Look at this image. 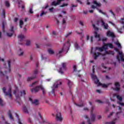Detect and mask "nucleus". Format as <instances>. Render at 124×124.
Listing matches in <instances>:
<instances>
[{
    "mask_svg": "<svg viewBox=\"0 0 124 124\" xmlns=\"http://www.w3.org/2000/svg\"><path fill=\"white\" fill-rule=\"evenodd\" d=\"M114 51H111L110 50H108V51H106L105 52L104 54H102L100 52H94L93 53V57H94V60H96V59H97V58H98V57H99V56H105V55H114Z\"/></svg>",
    "mask_w": 124,
    "mask_h": 124,
    "instance_id": "obj_1",
    "label": "nucleus"
},
{
    "mask_svg": "<svg viewBox=\"0 0 124 124\" xmlns=\"http://www.w3.org/2000/svg\"><path fill=\"white\" fill-rule=\"evenodd\" d=\"M91 77H92V79H93V80H94V83H95V84H96V85H97L98 86L101 85L103 87V88H107L108 87V86H109V85L110 84H101V83L99 82V80H98V79L97 78V77H96V76H95L93 74L91 75Z\"/></svg>",
    "mask_w": 124,
    "mask_h": 124,
    "instance_id": "obj_2",
    "label": "nucleus"
},
{
    "mask_svg": "<svg viewBox=\"0 0 124 124\" xmlns=\"http://www.w3.org/2000/svg\"><path fill=\"white\" fill-rule=\"evenodd\" d=\"M14 94H16V98H20L22 96L26 95V91L25 90H21L18 93L16 94V91H14Z\"/></svg>",
    "mask_w": 124,
    "mask_h": 124,
    "instance_id": "obj_3",
    "label": "nucleus"
},
{
    "mask_svg": "<svg viewBox=\"0 0 124 124\" xmlns=\"http://www.w3.org/2000/svg\"><path fill=\"white\" fill-rule=\"evenodd\" d=\"M62 80H58L53 84V86L52 87V93H55V89L58 88V86L59 85H62Z\"/></svg>",
    "mask_w": 124,
    "mask_h": 124,
    "instance_id": "obj_4",
    "label": "nucleus"
},
{
    "mask_svg": "<svg viewBox=\"0 0 124 124\" xmlns=\"http://www.w3.org/2000/svg\"><path fill=\"white\" fill-rule=\"evenodd\" d=\"M108 49V44H105L102 47H96L95 48V51L98 50L99 52H103V50L106 51Z\"/></svg>",
    "mask_w": 124,
    "mask_h": 124,
    "instance_id": "obj_5",
    "label": "nucleus"
},
{
    "mask_svg": "<svg viewBox=\"0 0 124 124\" xmlns=\"http://www.w3.org/2000/svg\"><path fill=\"white\" fill-rule=\"evenodd\" d=\"M93 3L92 8L93 9L96 8V7H100L101 6V3L99 2H97L96 0H93Z\"/></svg>",
    "mask_w": 124,
    "mask_h": 124,
    "instance_id": "obj_6",
    "label": "nucleus"
},
{
    "mask_svg": "<svg viewBox=\"0 0 124 124\" xmlns=\"http://www.w3.org/2000/svg\"><path fill=\"white\" fill-rule=\"evenodd\" d=\"M65 66H66V63H62V67L60 68L59 71V73H61V74H63V71L66 69Z\"/></svg>",
    "mask_w": 124,
    "mask_h": 124,
    "instance_id": "obj_7",
    "label": "nucleus"
},
{
    "mask_svg": "<svg viewBox=\"0 0 124 124\" xmlns=\"http://www.w3.org/2000/svg\"><path fill=\"white\" fill-rule=\"evenodd\" d=\"M94 109V108H93V107H92L91 109V112L90 118L92 122H94L95 119V113H93Z\"/></svg>",
    "mask_w": 124,
    "mask_h": 124,
    "instance_id": "obj_8",
    "label": "nucleus"
},
{
    "mask_svg": "<svg viewBox=\"0 0 124 124\" xmlns=\"http://www.w3.org/2000/svg\"><path fill=\"white\" fill-rule=\"evenodd\" d=\"M2 90L4 93L5 94V95L9 96V97H11V96H12V94H11V88H10L9 89L8 93L5 92V87H4Z\"/></svg>",
    "mask_w": 124,
    "mask_h": 124,
    "instance_id": "obj_9",
    "label": "nucleus"
},
{
    "mask_svg": "<svg viewBox=\"0 0 124 124\" xmlns=\"http://www.w3.org/2000/svg\"><path fill=\"white\" fill-rule=\"evenodd\" d=\"M14 28L13 26L11 27V29L10 30L9 32L7 33V35L9 36V37H11V36H12L13 35V33H14Z\"/></svg>",
    "mask_w": 124,
    "mask_h": 124,
    "instance_id": "obj_10",
    "label": "nucleus"
},
{
    "mask_svg": "<svg viewBox=\"0 0 124 124\" xmlns=\"http://www.w3.org/2000/svg\"><path fill=\"white\" fill-rule=\"evenodd\" d=\"M56 120L59 122L62 121V114L60 112H58L56 114Z\"/></svg>",
    "mask_w": 124,
    "mask_h": 124,
    "instance_id": "obj_11",
    "label": "nucleus"
},
{
    "mask_svg": "<svg viewBox=\"0 0 124 124\" xmlns=\"http://www.w3.org/2000/svg\"><path fill=\"white\" fill-rule=\"evenodd\" d=\"M40 90V85L36 86L35 88L31 89V93H38Z\"/></svg>",
    "mask_w": 124,
    "mask_h": 124,
    "instance_id": "obj_12",
    "label": "nucleus"
},
{
    "mask_svg": "<svg viewBox=\"0 0 124 124\" xmlns=\"http://www.w3.org/2000/svg\"><path fill=\"white\" fill-rule=\"evenodd\" d=\"M115 88H113V90L115 91H120V83L118 82H115L114 83Z\"/></svg>",
    "mask_w": 124,
    "mask_h": 124,
    "instance_id": "obj_13",
    "label": "nucleus"
},
{
    "mask_svg": "<svg viewBox=\"0 0 124 124\" xmlns=\"http://www.w3.org/2000/svg\"><path fill=\"white\" fill-rule=\"evenodd\" d=\"M63 0H57V2L55 1H54L52 2L51 5H53L54 6H57V5H59L62 1Z\"/></svg>",
    "mask_w": 124,
    "mask_h": 124,
    "instance_id": "obj_14",
    "label": "nucleus"
},
{
    "mask_svg": "<svg viewBox=\"0 0 124 124\" xmlns=\"http://www.w3.org/2000/svg\"><path fill=\"white\" fill-rule=\"evenodd\" d=\"M11 64V61L10 60L8 61V67L6 68V70L5 71V73H6V72H10V65Z\"/></svg>",
    "mask_w": 124,
    "mask_h": 124,
    "instance_id": "obj_15",
    "label": "nucleus"
},
{
    "mask_svg": "<svg viewBox=\"0 0 124 124\" xmlns=\"http://www.w3.org/2000/svg\"><path fill=\"white\" fill-rule=\"evenodd\" d=\"M101 22L102 24V26L104 27V29H105V30H108V24L105 23V22H104V21L102 19L101 20Z\"/></svg>",
    "mask_w": 124,
    "mask_h": 124,
    "instance_id": "obj_16",
    "label": "nucleus"
},
{
    "mask_svg": "<svg viewBox=\"0 0 124 124\" xmlns=\"http://www.w3.org/2000/svg\"><path fill=\"white\" fill-rule=\"evenodd\" d=\"M36 78V75H33L32 77L27 78V81L28 82H31V81H32V80H34V79H35Z\"/></svg>",
    "mask_w": 124,
    "mask_h": 124,
    "instance_id": "obj_17",
    "label": "nucleus"
},
{
    "mask_svg": "<svg viewBox=\"0 0 124 124\" xmlns=\"http://www.w3.org/2000/svg\"><path fill=\"white\" fill-rule=\"evenodd\" d=\"M63 52V47H62L61 50L57 51L56 53V56L58 57V58H60V57H62V53Z\"/></svg>",
    "mask_w": 124,
    "mask_h": 124,
    "instance_id": "obj_18",
    "label": "nucleus"
},
{
    "mask_svg": "<svg viewBox=\"0 0 124 124\" xmlns=\"http://www.w3.org/2000/svg\"><path fill=\"white\" fill-rule=\"evenodd\" d=\"M32 104H33V105H35V106H37V105H39V100L37 99L34 100L33 101H32Z\"/></svg>",
    "mask_w": 124,
    "mask_h": 124,
    "instance_id": "obj_19",
    "label": "nucleus"
},
{
    "mask_svg": "<svg viewBox=\"0 0 124 124\" xmlns=\"http://www.w3.org/2000/svg\"><path fill=\"white\" fill-rule=\"evenodd\" d=\"M120 118L119 116H117L112 121L110 122V123H107L106 124H116V121L118 120V119Z\"/></svg>",
    "mask_w": 124,
    "mask_h": 124,
    "instance_id": "obj_20",
    "label": "nucleus"
},
{
    "mask_svg": "<svg viewBox=\"0 0 124 124\" xmlns=\"http://www.w3.org/2000/svg\"><path fill=\"white\" fill-rule=\"evenodd\" d=\"M40 90H41L43 94L44 95L46 94V90H45V88H44V87H43V86L42 85H40Z\"/></svg>",
    "mask_w": 124,
    "mask_h": 124,
    "instance_id": "obj_21",
    "label": "nucleus"
},
{
    "mask_svg": "<svg viewBox=\"0 0 124 124\" xmlns=\"http://www.w3.org/2000/svg\"><path fill=\"white\" fill-rule=\"evenodd\" d=\"M67 81V85L69 87V88H71V87H72V86L73 85V82H72V81H71V80L68 79H66Z\"/></svg>",
    "mask_w": 124,
    "mask_h": 124,
    "instance_id": "obj_22",
    "label": "nucleus"
},
{
    "mask_svg": "<svg viewBox=\"0 0 124 124\" xmlns=\"http://www.w3.org/2000/svg\"><path fill=\"white\" fill-rule=\"evenodd\" d=\"M107 36H110L111 37H114L115 35H114V33L110 31H108L107 33Z\"/></svg>",
    "mask_w": 124,
    "mask_h": 124,
    "instance_id": "obj_23",
    "label": "nucleus"
},
{
    "mask_svg": "<svg viewBox=\"0 0 124 124\" xmlns=\"http://www.w3.org/2000/svg\"><path fill=\"white\" fill-rule=\"evenodd\" d=\"M17 54L19 57H22L24 55V51L20 48L18 51Z\"/></svg>",
    "mask_w": 124,
    "mask_h": 124,
    "instance_id": "obj_24",
    "label": "nucleus"
},
{
    "mask_svg": "<svg viewBox=\"0 0 124 124\" xmlns=\"http://www.w3.org/2000/svg\"><path fill=\"white\" fill-rule=\"evenodd\" d=\"M118 111L117 112H116V115L118 116V115H120V114L122 113L123 112V108L121 107L120 106H118Z\"/></svg>",
    "mask_w": 124,
    "mask_h": 124,
    "instance_id": "obj_25",
    "label": "nucleus"
},
{
    "mask_svg": "<svg viewBox=\"0 0 124 124\" xmlns=\"http://www.w3.org/2000/svg\"><path fill=\"white\" fill-rule=\"evenodd\" d=\"M94 36L95 38H99V40H100V39L99 38V34L97 33V32H94Z\"/></svg>",
    "mask_w": 124,
    "mask_h": 124,
    "instance_id": "obj_26",
    "label": "nucleus"
},
{
    "mask_svg": "<svg viewBox=\"0 0 124 124\" xmlns=\"http://www.w3.org/2000/svg\"><path fill=\"white\" fill-rule=\"evenodd\" d=\"M5 105V103L3 102V100L0 98V106H4Z\"/></svg>",
    "mask_w": 124,
    "mask_h": 124,
    "instance_id": "obj_27",
    "label": "nucleus"
},
{
    "mask_svg": "<svg viewBox=\"0 0 124 124\" xmlns=\"http://www.w3.org/2000/svg\"><path fill=\"white\" fill-rule=\"evenodd\" d=\"M114 43L115 45H117V46H118V48H120L121 49H122V45H121L119 41L116 42Z\"/></svg>",
    "mask_w": 124,
    "mask_h": 124,
    "instance_id": "obj_28",
    "label": "nucleus"
},
{
    "mask_svg": "<svg viewBox=\"0 0 124 124\" xmlns=\"http://www.w3.org/2000/svg\"><path fill=\"white\" fill-rule=\"evenodd\" d=\"M48 54H50V55H54L55 54V52H54V50H53L51 49H49L48 50Z\"/></svg>",
    "mask_w": 124,
    "mask_h": 124,
    "instance_id": "obj_29",
    "label": "nucleus"
},
{
    "mask_svg": "<svg viewBox=\"0 0 124 124\" xmlns=\"http://www.w3.org/2000/svg\"><path fill=\"white\" fill-rule=\"evenodd\" d=\"M47 14V12H45L44 11H42L41 13L40 14V16L42 17V16H44V15H46Z\"/></svg>",
    "mask_w": 124,
    "mask_h": 124,
    "instance_id": "obj_30",
    "label": "nucleus"
},
{
    "mask_svg": "<svg viewBox=\"0 0 124 124\" xmlns=\"http://www.w3.org/2000/svg\"><path fill=\"white\" fill-rule=\"evenodd\" d=\"M25 38V36H24V35H19L18 36V38L19 39V40H22L23 39V38Z\"/></svg>",
    "mask_w": 124,
    "mask_h": 124,
    "instance_id": "obj_31",
    "label": "nucleus"
},
{
    "mask_svg": "<svg viewBox=\"0 0 124 124\" xmlns=\"http://www.w3.org/2000/svg\"><path fill=\"white\" fill-rule=\"evenodd\" d=\"M75 48L77 49V50H78L80 48V46H79V45H78V43L77 42H76L75 43Z\"/></svg>",
    "mask_w": 124,
    "mask_h": 124,
    "instance_id": "obj_32",
    "label": "nucleus"
},
{
    "mask_svg": "<svg viewBox=\"0 0 124 124\" xmlns=\"http://www.w3.org/2000/svg\"><path fill=\"white\" fill-rule=\"evenodd\" d=\"M31 41L30 40H27L26 41V45L27 46H30L31 45Z\"/></svg>",
    "mask_w": 124,
    "mask_h": 124,
    "instance_id": "obj_33",
    "label": "nucleus"
},
{
    "mask_svg": "<svg viewBox=\"0 0 124 124\" xmlns=\"http://www.w3.org/2000/svg\"><path fill=\"white\" fill-rule=\"evenodd\" d=\"M23 25H24V21H23V20H20L19 21L20 28H23V27H22Z\"/></svg>",
    "mask_w": 124,
    "mask_h": 124,
    "instance_id": "obj_34",
    "label": "nucleus"
},
{
    "mask_svg": "<svg viewBox=\"0 0 124 124\" xmlns=\"http://www.w3.org/2000/svg\"><path fill=\"white\" fill-rule=\"evenodd\" d=\"M37 74H38V70L35 69L33 71V75H37Z\"/></svg>",
    "mask_w": 124,
    "mask_h": 124,
    "instance_id": "obj_35",
    "label": "nucleus"
},
{
    "mask_svg": "<svg viewBox=\"0 0 124 124\" xmlns=\"http://www.w3.org/2000/svg\"><path fill=\"white\" fill-rule=\"evenodd\" d=\"M5 4L6 6H7V7H9L10 6V3H9L8 1H6L5 2Z\"/></svg>",
    "mask_w": 124,
    "mask_h": 124,
    "instance_id": "obj_36",
    "label": "nucleus"
},
{
    "mask_svg": "<svg viewBox=\"0 0 124 124\" xmlns=\"http://www.w3.org/2000/svg\"><path fill=\"white\" fill-rule=\"evenodd\" d=\"M76 106H78V107H83L84 106V104H75Z\"/></svg>",
    "mask_w": 124,
    "mask_h": 124,
    "instance_id": "obj_37",
    "label": "nucleus"
},
{
    "mask_svg": "<svg viewBox=\"0 0 124 124\" xmlns=\"http://www.w3.org/2000/svg\"><path fill=\"white\" fill-rule=\"evenodd\" d=\"M116 98L117 99H118V100H119L120 101H122V96H120V95H117L116 96Z\"/></svg>",
    "mask_w": 124,
    "mask_h": 124,
    "instance_id": "obj_38",
    "label": "nucleus"
},
{
    "mask_svg": "<svg viewBox=\"0 0 124 124\" xmlns=\"http://www.w3.org/2000/svg\"><path fill=\"white\" fill-rule=\"evenodd\" d=\"M23 111L24 112H25V113H29V111H28V109L27 108H26V107H23Z\"/></svg>",
    "mask_w": 124,
    "mask_h": 124,
    "instance_id": "obj_39",
    "label": "nucleus"
},
{
    "mask_svg": "<svg viewBox=\"0 0 124 124\" xmlns=\"http://www.w3.org/2000/svg\"><path fill=\"white\" fill-rule=\"evenodd\" d=\"M114 113L115 112H110L109 115L108 116V118H111V117H112V116H113V115H114Z\"/></svg>",
    "mask_w": 124,
    "mask_h": 124,
    "instance_id": "obj_40",
    "label": "nucleus"
},
{
    "mask_svg": "<svg viewBox=\"0 0 124 124\" xmlns=\"http://www.w3.org/2000/svg\"><path fill=\"white\" fill-rule=\"evenodd\" d=\"M111 101H113L114 102V101H116V98H115V96H113L112 97L110 98Z\"/></svg>",
    "mask_w": 124,
    "mask_h": 124,
    "instance_id": "obj_41",
    "label": "nucleus"
},
{
    "mask_svg": "<svg viewBox=\"0 0 124 124\" xmlns=\"http://www.w3.org/2000/svg\"><path fill=\"white\" fill-rule=\"evenodd\" d=\"M38 83V81H36L32 83V84L31 85V87H33L34 85H36Z\"/></svg>",
    "mask_w": 124,
    "mask_h": 124,
    "instance_id": "obj_42",
    "label": "nucleus"
},
{
    "mask_svg": "<svg viewBox=\"0 0 124 124\" xmlns=\"http://www.w3.org/2000/svg\"><path fill=\"white\" fill-rule=\"evenodd\" d=\"M9 117L11 120H13V117L12 116V114H11V112H9Z\"/></svg>",
    "mask_w": 124,
    "mask_h": 124,
    "instance_id": "obj_43",
    "label": "nucleus"
},
{
    "mask_svg": "<svg viewBox=\"0 0 124 124\" xmlns=\"http://www.w3.org/2000/svg\"><path fill=\"white\" fill-rule=\"evenodd\" d=\"M108 46L109 48H113V45L111 43L108 44Z\"/></svg>",
    "mask_w": 124,
    "mask_h": 124,
    "instance_id": "obj_44",
    "label": "nucleus"
},
{
    "mask_svg": "<svg viewBox=\"0 0 124 124\" xmlns=\"http://www.w3.org/2000/svg\"><path fill=\"white\" fill-rule=\"evenodd\" d=\"M92 26H93L94 30H95V31H97L98 30V28L95 27V25H94V24H93Z\"/></svg>",
    "mask_w": 124,
    "mask_h": 124,
    "instance_id": "obj_45",
    "label": "nucleus"
},
{
    "mask_svg": "<svg viewBox=\"0 0 124 124\" xmlns=\"http://www.w3.org/2000/svg\"><path fill=\"white\" fill-rule=\"evenodd\" d=\"M72 34V32H69L66 35V37H68L69 35H71Z\"/></svg>",
    "mask_w": 124,
    "mask_h": 124,
    "instance_id": "obj_46",
    "label": "nucleus"
},
{
    "mask_svg": "<svg viewBox=\"0 0 124 124\" xmlns=\"http://www.w3.org/2000/svg\"><path fill=\"white\" fill-rule=\"evenodd\" d=\"M99 12L100 13H102V14H103V15H106V13H104V12H102V10H99Z\"/></svg>",
    "mask_w": 124,
    "mask_h": 124,
    "instance_id": "obj_47",
    "label": "nucleus"
},
{
    "mask_svg": "<svg viewBox=\"0 0 124 124\" xmlns=\"http://www.w3.org/2000/svg\"><path fill=\"white\" fill-rule=\"evenodd\" d=\"M67 5H68V3L63 4L62 5L60 6V7H64V6H67Z\"/></svg>",
    "mask_w": 124,
    "mask_h": 124,
    "instance_id": "obj_48",
    "label": "nucleus"
},
{
    "mask_svg": "<svg viewBox=\"0 0 124 124\" xmlns=\"http://www.w3.org/2000/svg\"><path fill=\"white\" fill-rule=\"evenodd\" d=\"M118 104H119V105H121V106H124V103H122L121 102H117Z\"/></svg>",
    "mask_w": 124,
    "mask_h": 124,
    "instance_id": "obj_49",
    "label": "nucleus"
},
{
    "mask_svg": "<svg viewBox=\"0 0 124 124\" xmlns=\"http://www.w3.org/2000/svg\"><path fill=\"white\" fill-rule=\"evenodd\" d=\"M29 12L31 14H32L33 13V11H32V8L30 9Z\"/></svg>",
    "mask_w": 124,
    "mask_h": 124,
    "instance_id": "obj_50",
    "label": "nucleus"
},
{
    "mask_svg": "<svg viewBox=\"0 0 124 124\" xmlns=\"http://www.w3.org/2000/svg\"><path fill=\"white\" fill-rule=\"evenodd\" d=\"M79 25L81 26H84V22L82 21H79Z\"/></svg>",
    "mask_w": 124,
    "mask_h": 124,
    "instance_id": "obj_51",
    "label": "nucleus"
},
{
    "mask_svg": "<svg viewBox=\"0 0 124 124\" xmlns=\"http://www.w3.org/2000/svg\"><path fill=\"white\" fill-rule=\"evenodd\" d=\"M53 10H54L53 7H52V8L49 9V11H50V12H51V13L53 12Z\"/></svg>",
    "mask_w": 124,
    "mask_h": 124,
    "instance_id": "obj_52",
    "label": "nucleus"
},
{
    "mask_svg": "<svg viewBox=\"0 0 124 124\" xmlns=\"http://www.w3.org/2000/svg\"><path fill=\"white\" fill-rule=\"evenodd\" d=\"M117 30H118V32H119L120 33H122V29H117Z\"/></svg>",
    "mask_w": 124,
    "mask_h": 124,
    "instance_id": "obj_53",
    "label": "nucleus"
},
{
    "mask_svg": "<svg viewBox=\"0 0 124 124\" xmlns=\"http://www.w3.org/2000/svg\"><path fill=\"white\" fill-rule=\"evenodd\" d=\"M109 12L111 13L113 16H115V14L114 13V12H113V11L111 10H109Z\"/></svg>",
    "mask_w": 124,
    "mask_h": 124,
    "instance_id": "obj_54",
    "label": "nucleus"
},
{
    "mask_svg": "<svg viewBox=\"0 0 124 124\" xmlns=\"http://www.w3.org/2000/svg\"><path fill=\"white\" fill-rule=\"evenodd\" d=\"M96 92L98 93H102V92L100 90H97Z\"/></svg>",
    "mask_w": 124,
    "mask_h": 124,
    "instance_id": "obj_55",
    "label": "nucleus"
},
{
    "mask_svg": "<svg viewBox=\"0 0 124 124\" xmlns=\"http://www.w3.org/2000/svg\"><path fill=\"white\" fill-rule=\"evenodd\" d=\"M62 23L63 25H64V24L66 23V21H65V20H64V19H63Z\"/></svg>",
    "mask_w": 124,
    "mask_h": 124,
    "instance_id": "obj_56",
    "label": "nucleus"
},
{
    "mask_svg": "<svg viewBox=\"0 0 124 124\" xmlns=\"http://www.w3.org/2000/svg\"><path fill=\"white\" fill-rule=\"evenodd\" d=\"M83 110L84 111H89V108H84Z\"/></svg>",
    "mask_w": 124,
    "mask_h": 124,
    "instance_id": "obj_57",
    "label": "nucleus"
},
{
    "mask_svg": "<svg viewBox=\"0 0 124 124\" xmlns=\"http://www.w3.org/2000/svg\"><path fill=\"white\" fill-rule=\"evenodd\" d=\"M67 44H68V46H70V41L68 40L67 42Z\"/></svg>",
    "mask_w": 124,
    "mask_h": 124,
    "instance_id": "obj_58",
    "label": "nucleus"
},
{
    "mask_svg": "<svg viewBox=\"0 0 124 124\" xmlns=\"http://www.w3.org/2000/svg\"><path fill=\"white\" fill-rule=\"evenodd\" d=\"M111 106H112V108H113L114 109H115V108H116V105L114 104H112L111 105Z\"/></svg>",
    "mask_w": 124,
    "mask_h": 124,
    "instance_id": "obj_59",
    "label": "nucleus"
},
{
    "mask_svg": "<svg viewBox=\"0 0 124 124\" xmlns=\"http://www.w3.org/2000/svg\"><path fill=\"white\" fill-rule=\"evenodd\" d=\"M87 124H92V123H91V122L90 121V119H88Z\"/></svg>",
    "mask_w": 124,
    "mask_h": 124,
    "instance_id": "obj_60",
    "label": "nucleus"
},
{
    "mask_svg": "<svg viewBox=\"0 0 124 124\" xmlns=\"http://www.w3.org/2000/svg\"><path fill=\"white\" fill-rule=\"evenodd\" d=\"M90 42L93 43V36H91L90 37Z\"/></svg>",
    "mask_w": 124,
    "mask_h": 124,
    "instance_id": "obj_61",
    "label": "nucleus"
},
{
    "mask_svg": "<svg viewBox=\"0 0 124 124\" xmlns=\"http://www.w3.org/2000/svg\"><path fill=\"white\" fill-rule=\"evenodd\" d=\"M106 40H107V38H103L102 39L103 41H106Z\"/></svg>",
    "mask_w": 124,
    "mask_h": 124,
    "instance_id": "obj_62",
    "label": "nucleus"
},
{
    "mask_svg": "<svg viewBox=\"0 0 124 124\" xmlns=\"http://www.w3.org/2000/svg\"><path fill=\"white\" fill-rule=\"evenodd\" d=\"M97 102H98V103H103V102H101L100 100H97Z\"/></svg>",
    "mask_w": 124,
    "mask_h": 124,
    "instance_id": "obj_63",
    "label": "nucleus"
},
{
    "mask_svg": "<svg viewBox=\"0 0 124 124\" xmlns=\"http://www.w3.org/2000/svg\"><path fill=\"white\" fill-rule=\"evenodd\" d=\"M17 21H18V18H15L14 22H17Z\"/></svg>",
    "mask_w": 124,
    "mask_h": 124,
    "instance_id": "obj_64",
    "label": "nucleus"
}]
</instances>
